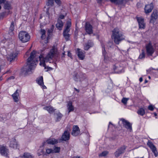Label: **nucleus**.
<instances>
[{"mask_svg": "<svg viewBox=\"0 0 158 158\" xmlns=\"http://www.w3.org/2000/svg\"><path fill=\"white\" fill-rule=\"evenodd\" d=\"M57 54L56 50L54 48H53L50 50L44 58H43L42 55H38L36 51H33L31 53L30 57L27 59V65L21 69L22 73L25 75L30 73L31 70L35 68L36 63L38 62V58L40 61V65L45 67V63L51 60L53 58H55L57 56Z\"/></svg>", "mask_w": 158, "mask_h": 158, "instance_id": "nucleus-1", "label": "nucleus"}, {"mask_svg": "<svg viewBox=\"0 0 158 158\" xmlns=\"http://www.w3.org/2000/svg\"><path fill=\"white\" fill-rule=\"evenodd\" d=\"M112 32V37L116 44H118L120 42L125 39V36L118 28H115Z\"/></svg>", "mask_w": 158, "mask_h": 158, "instance_id": "nucleus-2", "label": "nucleus"}, {"mask_svg": "<svg viewBox=\"0 0 158 158\" xmlns=\"http://www.w3.org/2000/svg\"><path fill=\"white\" fill-rule=\"evenodd\" d=\"M19 39L23 43H25L29 40L30 39V36L25 31H20L19 35Z\"/></svg>", "mask_w": 158, "mask_h": 158, "instance_id": "nucleus-3", "label": "nucleus"}, {"mask_svg": "<svg viewBox=\"0 0 158 158\" xmlns=\"http://www.w3.org/2000/svg\"><path fill=\"white\" fill-rule=\"evenodd\" d=\"M70 131V129L69 128H68L67 129L65 130L61 137V139L62 140L66 141L69 139Z\"/></svg>", "mask_w": 158, "mask_h": 158, "instance_id": "nucleus-4", "label": "nucleus"}, {"mask_svg": "<svg viewBox=\"0 0 158 158\" xmlns=\"http://www.w3.org/2000/svg\"><path fill=\"white\" fill-rule=\"evenodd\" d=\"M86 78L85 74L82 73L75 74L74 77V79L76 81H81Z\"/></svg>", "mask_w": 158, "mask_h": 158, "instance_id": "nucleus-5", "label": "nucleus"}, {"mask_svg": "<svg viewBox=\"0 0 158 158\" xmlns=\"http://www.w3.org/2000/svg\"><path fill=\"white\" fill-rule=\"evenodd\" d=\"M146 50L147 54L148 56H152L154 52L152 44L149 43L146 46Z\"/></svg>", "mask_w": 158, "mask_h": 158, "instance_id": "nucleus-6", "label": "nucleus"}, {"mask_svg": "<svg viewBox=\"0 0 158 158\" xmlns=\"http://www.w3.org/2000/svg\"><path fill=\"white\" fill-rule=\"evenodd\" d=\"M147 145L151 149L155 156L157 157L158 155V153L156 147L151 142L149 141H148L147 143Z\"/></svg>", "mask_w": 158, "mask_h": 158, "instance_id": "nucleus-7", "label": "nucleus"}, {"mask_svg": "<svg viewBox=\"0 0 158 158\" xmlns=\"http://www.w3.org/2000/svg\"><path fill=\"white\" fill-rule=\"evenodd\" d=\"M86 32L89 34H91L93 33V27L88 22H86L85 26Z\"/></svg>", "mask_w": 158, "mask_h": 158, "instance_id": "nucleus-8", "label": "nucleus"}, {"mask_svg": "<svg viewBox=\"0 0 158 158\" xmlns=\"http://www.w3.org/2000/svg\"><path fill=\"white\" fill-rule=\"evenodd\" d=\"M19 52L17 51H15L11 53L9 55H8L7 57V59L10 62H11L14 60L17 57Z\"/></svg>", "mask_w": 158, "mask_h": 158, "instance_id": "nucleus-9", "label": "nucleus"}, {"mask_svg": "<svg viewBox=\"0 0 158 158\" xmlns=\"http://www.w3.org/2000/svg\"><path fill=\"white\" fill-rule=\"evenodd\" d=\"M126 148V147L123 146L118 149L114 153L115 156L117 157L119 156L120 155L124 153Z\"/></svg>", "mask_w": 158, "mask_h": 158, "instance_id": "nucleus-10", "label": "nucleus"}, {"mask_svg": "<svg viewBox=\"0 0 158 158\" xmlns=\"http://www.w3.org/2000/svg\"><path fill=\"white\" fill-rule=\"evenodd\" d=\"M121 120L123 122V125L128 130H129L130 131H131L132 130V128L131 125L130 123L124 119H122Z\"/></svg>", "mask_w": 158, "mask_h": 158, "instance_id": "nucleus-11", "label": "nucleus"}, {"mask_svg": "<svg viewBox=\"0 0 158 158\" xmlns=\"http://www.w3.org/2000/svg\"><path fill=\"white\" fill-rule=\"evenodd\" d=\"M57 143L58 141L57 140L54 138H51L47 139L43 143V145L44 146L46 144L53 145L56 144Z\"/></svg>", "mask_w": 158, "mask_h": 158, "instance_id": "nucleus-12", "label": "nucleus"}, {"mask_svg": "<svg viewBox=\"0 0 158 158\" xmlns=\"http://www.w3.org/2000/svg\"><path fill=\"white\" fill-rule=\"evenodd\" d=\"M8 153V150L6 147L0 146V153L2 155L7 156Z\"/></svg>", "mask_w": 158, "mask_h": 158, "instance_id": "nucleus-13", "label": "nucleus"}, {"mask_svg": "<svg viewBox=\"0 0 158 158\" xmlns=\"http://www.w3.org/2000/svg\"><path fill=\"white\" fill-rule=\"evenodd\" d=\"M80 133L79 127L77 125L74 126L73 128L72 135L74 136H76L78 135Z\"/></svg>", "mask_w": 158, "mask_h": 158, "instance_id": "nucleus-14", "label": "nucleus"}, {"mask_svg": "<svg viewBox=\"0 0 158 158\" xmlns=\"http://www.w3.org/2000/svg\"><path fill=\"white\" fill-rule=\"evenodd\" d=\"M137 21L139 23V28L144 29L145 27V25L144 22V19L142 18H138Z\"/></svg>", "mask_w": 158, "mask_h": 158, "instance_id": "nucleus-15", "label": "nucleus"}, {"mask_svg": "<svg viewBox=\"0 0 158 158\" xmlns=\"http://www.w3.org/2000/svg\"><path fill=\"white\" fill-rule=\"evenodd\" d=\"M10 146L14 149L18 148L19 146L18 143L16 141V139H15L13 138L11 139L10 141Z\"/></svg>", "mask_w": 158, "mask_h": 158, "instance_id": "nucleus-16", "label": "nucleus"}, {"mask_svg": "<svg viewBox=\"0 0 158 158\" xmlns=\"http://www.w3.org/2000/svg\"><path fill=\"white\" fill-rule=\"evenodd\" d=\"M153 8V6L152 3L150 5H146L144 8L145 13L146 14H148L151 12Z\"/></svg>", "mask_w": 158, "mask_h": 158, "instance_id": "nucleus-17", "label": "nucleus"}, {"mask_svg": "<svg viewBox=\"0 0 158 158\" xmlns=\"http://www.w3.org/2000/svg\"><path fill=\"white\" fill-rule=\"evenodd\" d=\"M84 52H82L81 49L79 48H77V56L81 60H82L84 59L85 57Z\"/></svg>", "mask_w": 158, "mask_h": 158, "instance_id": "nucleus-18", "label": "nucleus"}, {"mask_svg": "<svg viewBox=\"0 0 158 158\" xmlns=\"http://www.w3.org/2000/svg\"><path fill=\"white\" fill-rule=\"evenodd\" d=\"M12 96L14 102H17L19 100V94L18 92V90H17Z\"/></svg>", "mask_w": 158, "mask_h": 158, "instance_id": "nucleus-19", "label": "nucleus"}, {"mask_svg": "<svg viewBox=\"0 0 158 158\" xmlns=\"http://www.w3.org/2000/svg\"><path fill=\"white\" fill-rule=\"evenodd\" d=\"M71 26V23L70 21H67L65 29L64 30L63 32L68 33L70 31V27Z\"/></svg>", "mask_w": 158, "mask_h": 158, "instance_id": "nucleus-20", "label": "nucleus"}, {"mask_svg": "<svg viewBox=\"0 0 158 158\" xmlns=\"http://www.w3.org/2000/svg\"><path fill=\"white\" fill-rule=\"evenodd\" d=\"M36 81L39 85L42 87L43 89L46 88V86L44 85L43 77L42 76L40 77L39 78L37 79Z\"/></svg>", "mask_w": 158, "mask_h": 158, "instance_id": "nucleus-21", "label": "nucleus"}, {"mask_svg": "<svg viewBox=\"0 0 158 158\" xmlns=\"http://www.w3.org/2000/svg\"><path fill=\"white\" fill-rule=\"evenodd\" d=\"M157 11L156 10H154L151 16L150 21L152 20L153 21L156 20L157 18Z\"/></svg>", "mask_w": 158, "mask_h": 158, "instance_id": "nucleus-22", "label": "nucleus"}, {"mask_svg": "<svg viewBox=\"0 0 158 158\" xmlns=\"http://www.w3.org/2000/svg\"><path fill=\"white\" fill-rule=\"evenodd\" d=\"M93 45V43L91 41H89L87 43L85 44L84 48L85 50H87L90 48L92 47Z\"/></svg>", "mask_w": 158, "mask_h": 158, "instance_id": "nucleus-23", "label": "nucleus"}, {"mask_svg": "<svg viewBox=\"0 0 158 158\" xmlns=\"http://www.w3.org/2000/svg\"><path fill=\"white\" fill-rule=\"evenodd\" d=\"M67 109L68 110V113L73 111L74 110V107L72 105L71 102H69L67 105Z\"/></svg>", "mask_w": 158, "mask_h": 158, "instance_id": "nucleus-24", "label": "nucleus"}, {"mask_svg": "<svg viewBox=\"0 0 158 158\" xmlns=\"http://www.w3.org/2000/svg\"><path fill=\"white\" fill-rule=\"evenodd\" d=\"M3 7L5 9L7 10H9L12 9L10 3L8 1H6L4 4Z\"/></svg>", "mask_w": 158, "mask_h": 158, "instance_id": "nucleus-25", "label": "nucleus"}, {"mask_svg": "<svg viewBox=\"0 0 158 158\" xmlns=\"http://www.w3.org/2000/svg\"><path fill=\"white\" fill-rule=\"evenodd\" d=\"M63 23L62 21L58 19L57 23L56 24V26L59 30H61L63 26Z\"/></svg>", "mask_w": 158, "mask_h": 158, "instance_id": "nucleus-26", "label": "nucleus"}, {"mask_svg": "<svg viewBox=\"0 0 158 158\" xmlns=\"http://www.w3.org/2000/svg\"><path fill=\"white\" fill-rule=\"evenodd\" d=\"M44 109L47 110L49 113H52L55 111V109L52 107L48 106L44 107L43 108Z\"/></svg>", "mask_w": 158, "mask_h": 158, "instance_id": "nucleus-27", "label": "nucleus"}, {"mask_svg": "<svg viewBox=\"0 0 158 158\" xmlns=\"http://www.w3.org/2000/svg\"><path fill=\"white\" fill-rule=\"evenodd\" d=\"M21 158H34V157L30 153L25 152L23 156H21Z\"/></svg>", "mask_w": 158, "mask_h": 158, "instance_id": "nucleus-28", "label": "nucleus"}, {"mask_svg": "<svg viewBox=\"0 0 158 158\" xmlns=\"http://www.w3.org/2000/svg\"><path fill=\"white\" fill-rule=\"evenodd\" d=\"M137 113L139 115L143 116L145 114V110L143 108H140L138 110Z\"/></svg>", "mask_w": 158, "mask_h": 158, "instance_id": "nucleus-29", "label": "nucleus"}, {"mask_svg": "<svg viewBox=\"0 0 158 158\" xmlns=\"http://www.w3.org/2000/svg\"><path fill=\"white\" fill-rule=\"evenodd\" d=\"M55 116L56 118L57 121H60L62 117V115L60 113L58 112L55 114Z\"/></svg>", "mask_w": 158, "mask_h": 158, "instance_id": "nucleus-30", "label": "nucleus"}, {"mask_svg": "<svg viewBox=\"0 0 158 158\" xmlns=\"http://www.w3.org/2000/svg\"><path fill=\"white\" fill-rule=\"evenodd\" d=\"M47 12L48 14H50L52 15H54L55 13V11L54 8H49L47 10Z\"/></svg>", "mask_w": 158, "mask_h": 158, "instance_id": "nucleus-31", "label": "nucleus"}, {"mask_svg": "<svg viewBox=\"0 0 158 158\" xmlns=\"http://www.w3.org/2000/svg\"><path fill=\"white\" fill-rule=\"evenodd\" d=\"M10 11H9L8 12H3L1 13L0 15V19H2L3 18L6 17V15H8L9 13H10Z\"/></svg>", "mask_w": 158, "mask_h": 158, "instance_id": "nucleus-32", "label": "nucleus"}, {"mask_svg": "<svg viewBox=\"0 0 158 158\" xmlns=\"http://www.w3.org/2000/svg\"><path fill=\"white\" fill-rule=\"evenodd\" d=\"M54 0H48L46 5L48 6H52L54 4Z\"/></svg>", "mask_w": 158, "mask_h": 158, "instance_id": "nucleus-33", "label": "nucleus"}, {"mask_svg": "<svg viewBox=\"0 0 158 158\" xmlns=\"http://www.w3.org/2000/svg\"><path fill=\"white\" fill-rule=\"evenodd\" d=\"M40 33L41 34V38L42 39H44L45 37V31L44 30L41 29L40 31Z\"/></svg>", "mask_w": 158, "mask_h": 158, "instance_id": "nucleus-34", "label": "nucleus"}, {"mask_svg": "<svg viewBox=\"0 0 158 158\" xmlns=\"http://www.w3.org/2000/svg\"><path fill=\"white\" fill-rule=\"evenodd\" d=\"M60 147H55V148H53V149H52L53 153L59 152L60 151Z\"/></svg>", "mask_w": 158, "mask_h": 158, "instance_id": "nucleus-35", "label": "nucleus"}, {"mask_svg": "<svg viewBox=\"0 0 158 158\" xmlns=\"http://www.w3.org/2000/svg\"><path fill=\"white\" fill-rule=\"evenodd\" d=\"M63 35L66 40H68L69 39L70 35L68 33L63 32Z\"/></svg>", "mask_w": 158, "mask_h": 158, "instance_id": "nucleus-36", "label": "nucleus"}, {"mask_svg": "<svg viewBox=\"0 0 158 158\" xmlns=\"http://www.w3.org/2000/svg\"><path fill=\"white\" fill-rule=\"evenodd\" d=\"M15 25V23L14 22H12L11 23V25L10 27V30L11 31H13L14 29V26Z\"/></svg>", "mask_w": 158, "mask_h": 158, "instance_id": "nucleus-37", "label": "nucleus"}, {"mask_svg": "<svg viewBox=\"0 0 158 158\" xmlns=\"http://www.w3.org/2000/svg\"><path fill=\"white\" fill-rule=\"evenodd\" d=\"M102 53L103 55L104 56V58L105 60H107V58L106 56V52L105 50V47L104 46H102Z\"/></svg>", "mask_w": 158, "mask_h": 158, "instance_id": "nucleus-38", "label": "nucleus"}, {"mask_svg": "<svg viewBox=\"0 0 158 158\" xmlns=\"http://www.w3.org/2000/svg\"><path fill=\"white\" fill-rule=\"evenodd\" d=\"M129 100L128 98H124L122 100V102L124 105H126L127 103L128 100Z\"/></svg>", "mask_w": 158, "mask_h": 158, "instance_id": "nucleus-39", "label": "nucleus"}, {"mask_svg": "<svg viewBox=\"0 0 158 158\" xmlns=\"http://www.w3.org/2000/svg\"><path fill=\"white\" fill-rule=\"evenodd\" d=\"M108 154L107 151H104L99 155V156H105Z\"/></svg>", "mask_w": 158, "mask_h": 158, "instance_id": "nucleus-40", "label": "nucleus"}, {"mask_svg": "<svg viewBox=\"0 0 158 158\" xmlns=\"http://www.w3.org/2000/svg\"><path fill=\"white\" fill-rule=\"evenodd\" d=\"M142 53L139 55V58L141 59H142L144 58L145 56V53L144 52L143 50Z\"/></svg>", "mask_w": 158, "mask_h": 158, "instance_id": "nucleus-41", "label": "nucleus"}, {"mask_svg": "<svg viewBox=\"0 0 158 158\" xmlns=\"http://www.w3.org/2000/svg\"><path fill=\"white\" fill-rule=\"evenodd\" d=\"M46 152L47 154L53 153L52 149L51 148H47L46 150Z\"/></svg>", "mask_w": 158, "mask_h": 158, "instance_id": "nucleus-42", "label": "nucleus"}, {"mask_svg": "<svg viewBox=\"0 0 158 158\" xmlns=\"http://www.w3.org/2000/svg\"><path fill=\"white\" fill-rule=\"evenodd\" d=\"M118 66H114V70H118V71H117L116 72L117 73H120L122 72V71L120 70H119L118 69Z\"/></svg>", "mask_w": 158, "mask_h": 158, "instance_id": "nucleus-43", "label": "nucleus"}, {"mask_svg": "<svg viewBox=\"0 0 158 158\" xmlns=\"http://www.w3.org/2000/svg\"><path fill=\"white\" fill-rule=\"evenodd\" d=\"M53 31V29L52 28L51 29H48V36L47 37V39L48 40L49 38V35H50V34Z\"/></svg>", "mask_w": 158, "mask_h": 158, "instance_id": "nucleus-44", "label": "nucleus"}, {"mask_svg": "<svg viewBox=\"0 0 158 158\" xmlns=\"http://www.w3.org/2000/svg\"><path fill=\"white\" fill-rule=\"evenodd\" d=\"M55 2L58 5L60 6L61 4V2L60 0H54Z\"/></svg>", "mask_w": 158, "mask_h": 158, "instance_id": "nucleus-45", "label": "nucleus"}, {"mask_svg": "<svg viewBox=\"0 0 158 158\" xmlns=\"http://www.w3.org/2000/svg\"><path fill=\"white\" fill-rule=\"evenodd\" d=\"M148 109L151 111H153L154 108L152 105H150L148 106Z\"/></svg>", "mask_w": 158, "mask_h": 158, "instance_id": "nucleus-46", "label": "nucleus"}, {"mask_svg": "<svg viewBox=\"0 0 158 158\" xmlns=\"http://www.w3.org/2000/svg\"><path fill=\"white\" fill-rule=\"evenodd\" d=\"M64 15H60L59 19H62L64 18Z\"/></svg>", "mask_w": 158, "mask_h": 158, "instance_id": "nucleus-47", "label": "nucleus"}, {"mask_svg": "<svg viewBox=\"0 0 158 158\" xmlns=\"http://www.w3.org/2000/svg\"><path fill=\"white\" fill-rule=\"evenodd\" d=\"M68 56L70 57L71 58H72L71 54L69 52H68Z\"/></svg>", "mask_w": 158, "mask_h": 158, "instance_id": "nucleus-48", "label": "nucleus"}, {"mask_svg": "<svg viewBox=\"0 0 158 158\" xmlns=\"http://www.w3.org/2000/svg\"><path fill=\"white\" fill-rule=\"evenodd\" d=\"M15 78V77L13 76H11L10 77H9L8 80H11V79H13Z\"/></svg>", "mask_w": 158, "mask_h": 158, "instance_id": "nucleus-49", "label": "nucleus"}, {"mask_svg": "<svg viewBox=\"0 0 158 158\" xmlns=\"http://www.w3.org/2000/svg\"><path fill=\"white\" fill-rule=\"evenodd\" d=\"M118 0H110V1L112 2H116Z\"/></svg>", "mask_w": 158, "mask_h": 158, "instance_id": "nucleus-50", "label": "nucleus"}, {"mask_svg": "<svg viewBox=\"0 0 158 158\" xmlns=\"http://www.w3.org/2000/svg\"><path fill=\"white\" fill-rule=\"evenodd\" d=\"M6 0H0V3H3L5 2Z\"/></svg>", "mask_w": 158, "mask_h": 158, "instance_id": "nucleus-51", "label": "nucleus"}, {"mask_svg": "<svg viewBox=\"0 0 158 158\" xmlns=\"http://www.w3.org/2000/svg\"><path fill=\"white\" fill-rule=\"evenodd\" d=\"M139 81L140 82H141L143 81V78L142 77H140L139 79Z\"/></svg>", "mask_w": 158, "mask_h": 158, "instance_id": "nucleus-52", "label": "nucleus"}, {"mask_svg": "<svg viewBox=\"0 0 158 158\" xmlns=\"http://www.w3.org/2000/svg\"><path fill=\"white\" fill-rule=\"evenodd\" d=\"M98 3H100L102 1V0H97Z\"/></svg>", "mask_w": 158, "mask_h": 158, "instance_id": "nucleus-53", "label": "nucleus"}, {"mask_svg": "<svg viewBox=\"0 0 158 158\" xmlns=\"http://www.w3.org/2000/svg\"><path fill=\"white\" fill-rule=\"evenodd\" d=\"M108 44H109V45H111L112 44V43L110 42L109 43H108Z\"/></svg>", "mask_w": 158, "mask_h": 158, "instance_id": "nucleus-54", "label": "nucleus"}, {"mask_svg": "<svg viewBox=\"0 0 158 158\" xmlns=\"http://www.w3.org/2000/svg\"><path fill=\"white\" fill-rule=\"evenodd\" d=\"M62 55H63L62 57H64V56L65 55L64 52V53H63Z\"/></svg>", "mask_w": 158, "mask_h": 158, "instance_id": "nucleus-55", "label": "nucleus"}, {"mask_svg": "<svg viewBox=\"0 0 158 158\" xmlns=\"http://www.w3.org/2000/svg\"><path fill=\"white\" fill-rule=\"evenodd\" d=\"M147 82H148V81L147 80H145V83H147Z\"/></svg>", "mask_w": 158, "mask_h": 158, "instance_id": "nucleus-56", "label": "nucleus"}, {"mask_svg": "<svg viewBox=\"0 0 158 158\" xmlns=\"http://www.w3.org/2000/svg\"><path fill=\"white\" fill-rule=\"evenodd\" d=\"M154 115L155 116H156L157 115V114L156 113H154Z\"/></svg>", "mask_w": 158, "mask_h": 158, "instance_id": "nucleus-57", "label": "nucleus"}, {"mask_svg": "<svg viewBox=\"0 0 158 158\" xmlns=\"http://www.w3.org/2000/svg\"><path fill=\"white\" fill-rule=\"evenodd\" d=\"M78 92H79V90L77 89H75Z\"/></svg>", "mask_w": 158, "mask_h": 158, "instance_id": "nucleus-58", "label": "nucleus"}, {"mask_svg": "<svg viewBox=\"0 0 158 158\" xmlns=\"http://www.w3.org/2000/svg\"><path fill=\"white\" fill-rule=\"evenodd\" d=\"M6 73H10V71L9 70V71H7L6 72Z\"/></svg>", "mask_w": 158, "mask_h": 158, "instance_id": "nucleus-59", "label": "nucleus"}, {"mask_svg": "<svg viewBox=\"0 0 158 158\" xmlns=\"http://www.w3.org/2000/svg\"><path fill=\"white\" fill-rule=\"evenodd\" d=\"M148 78H149V79H150L151 78V77L150 76H148Z\"/></svg>", "mask_w": 158, "mask_h": 158, "instance_id": "nucleus-60", "label": "nucleus"}, {"mask_svg": "<svg viewBox=\"0 0 158 158\" xmlns=\"http://www.w3.org/2000/svg\"><path fill=\"white\" fill-rule=\"evenodd\" d=\"M76 158H81L80 157L78 156V157H77Z\"/></svg>", "mask_w": 158, "mask_h": 158, "instance_id": "nucleus-61", "label": "nucleus"}, {"mask_svg": "<svg viewBox=\"0 0 158 158\" xmlns=\"http://www.w3.org/2000/svg\"><path fill=\"white\" fill-rule=\"evenodd\" d=\"M49 68L51 69H52L51 68L49 67Z\"/></svg>", "mask_w": 158, "mask_h": 158, "instance_id": "nucleus-62", "label": "nucleus"}, {"mask_svg": "<svg viewBox=\"0 0 158 158\" xmlns=\"http://www.w3.org/2000/svg\"><path fill=\"white\" fill-rule=\"evenodd\" d=\"M109 124H111V123H110H110H109Z\"/></svg>", "mask_w": 158, "mask_h": 158, "instance_id": "nucleus-63", "label": "nucleus"}]
</instances>
